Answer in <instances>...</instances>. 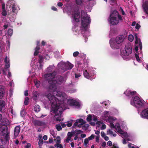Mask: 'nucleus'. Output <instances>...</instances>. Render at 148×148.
Returning a JSON list of instances; mask_svg holds the SVG:
<instances>
[{
  "mask_svg": "<svg viewBox=\"0 0 148 148\" xmlns=\"http://www.w3.org/2000/svg\"><path fill=\"white\" fill-rule=\"evenodd\" d=\"M50 84L48 90L52 92L53 95L49 93L47 95V98L50 101L52 108L53 112L55 114L54 117L57 121H61L63 120L61 119V114L62 112L63 107L64 106V101L65 99L63 94L61 92L55 90L56 83L52 82L49 83Z\"/></svg>",
  "mask_w": 148,
  "mask_h": 148,
  "instance_id": "obj_1",
  "label": "nucleus"
},
{
  "mask_svg": "<svg viewBox=\"0 0 148 148\" xmlns=\"http://www.w3.org/2000/svg\"><path fill=\"white\" fill-rule=\"evenodd\" d=\"M56 75V72L54 71L52 73L46 74L44 75L46 80L48 81L49 83L52 82L53 83L61 85L64 84L66 81V78L63 76L58 75L54 77Z\"/></svg>",
  "mask_w": 148,
  "mask_h": 148,
  "instance_id": "obj_2",
  "label": "nucleus"
},
{
  "mask_svg": "<svg viewBox=\"0 0 148 148\" xmlns=\"http://www.w3.org/2000/svg\"><path fill=\"white\" fill-rule=\"evenodd\" d=\"M108 20L110 24L114 25H117L119 21H123V19L118 12L116 10H114L111 12Z\"/></svg>",
  "mask_w": 148,
  "mask_h": 148,
  "instance_id": "obj_3",
  "label": "nucleus"
},
{
  "mask_svg": "<svg viewBox=\"0 0 148 148\" xmlns=\"http://www.w3.org/2000/svg\"><path fill=\"white\" fill-rule=\"evenodd\" d=\"M90 17L86 12L83 10L81 11V24L82 28L85 31H87L88 27L90 24Z\"/></svg>",
  "mask_w": 148,
  "mask_h": 148,
  "instance_id": "obj_4",
  "label": "nucleus"
},
{
  "mask_svg": "<svg viewBox=\"0 0 148 148\" xmlns=\"http://www.w3.org/2000/svg\"><path fill=\"white\" fill-rule=\"evenodd\" d=\"M10 133L8 131V127L7 126H1V136H3L4 139H1V142L5 141L6 143L9 142L10 138L9 134Z\"/></svg>",
  "mask_w": 148,
  "mask_h": 148,
  "instance_id": "obj_5",
  "label": "nucleus"
},
{
  "mask_svg": "<svg viewBox=\"0 0 148 148\" xmlns=\"http://www.w3.org/2000/svg\"><path fill=\"white\" fill-rule=\"evenodd\" d=\"M130 104L138 108H142L144 106L143 103L141 101L140 99L137 96L135 97L131 100Z\"/></svg>",
  "mask_w": 148,
  "mask_h": 148,
  "instance_id": "obj_6",
  "label": "nucleus"
},
{
  "mask_svg": "<svg viewBox=\"0 0 148 148\" xmlns=\"http://www.w3.org/2000/svg\"><path fill=\"white\" fill-rule=\"evenodd\" d=\"M6 105V104L4 101L1 100V112L2 113V116L3 115L5 116H8Z\"/></svg>",
  "mask_w": 148,
  "mask_h": 148,
  "instance_id": "obj_7",
  "label": "nucleus"
},
{
  "mask_svg": "<svg viewBox=\"0 0 148 148\" xmlns=\"http://www.w3.org/2000/svg\"><path fill=\"white\" fill-rule=\"evenodd\" d=\"M73 66L74 65L73 64L68 62L63 64L61 67V69L64 72L68 70L72 69L73 67Z\"/></svg>",
  "mask_w": 148,
  "mask_h": 148,
  "instance_id": "obj_8",
  "label": "nucleus"
},
{
  "mask_svg": "<svg viewBox=\"0 0 148 148\" xmlns=\"http://www.w3.org/2000/svg\"><path fill=\"white\" fill-rule=\"evenodd\" d=\"M7 116H4L3 115L2 116L1 114V126L5 125L7 126V125L9 122V120L6 118Z\"/></svg>",
  "mask_w": 148,
  "mask_h": 148,
  "instance_id": "obj_9",
  "label": "nucleus"
},
{
  "mask_svg": "<svg viewBox=\"0 0 148 148\" xmlns=\"http://www.w3.org/2000/svg\"><path fill=\"white\" fill-rule=\"evenodd\" d=\"M72 16L74 21L75 22H79V21L80 14L78 11H75L74 13L72 15Z\"/></svg>",
  "mask_w": 148,
  "mask_h": 148,
  "instance_id": "obj_10",
  "label": "nucleus"
},
{
  "mask_svg": "<svg viewBox=\"0 0 148 148\" xmlns=\"http://www.w3.org/2000/svg\"><path fill=\"white\" fill-rule=\"evenodd\" d=\"M110 43V46L113 49H118L119 47V44L117 43L116 42H115L113 41L111 39H110L109 41Z\"/></svg>",
  "mask_w": 148,
  "mask_h": 148,
  "instance_id": "obj_11",
  "label": "nucleus"
},
{
  "mask_svg": "<svg viewBox=\"0 0 148 148\" xmlns=\"http://www.w3.org/2000/svg\"><path fill=\"white\" fill-rule=\"evenodd\" d=\"M56 139V143L54 145L55 147L56 148H63L62 145L60 144L61 143L60 137L59 136H57Z\"/></svg>",
  "mask_w": 148,
  "mask_h": 148,
  "instance_id": "obj_12",
  "label": "nucleus"
},
{
  "mask_svg": "<svg viewBox=\"0 0 148 148\" xmlns=\"http://www.w3.org/2000/svg\"><path fill=\"white\" fill-rule=\"evenodd\" d=\"M69 104L71 106H74L78 108H79L80 106L79 102L73 99H71L69 101Z\"/></svg>",
  "mask_w": 148,
  "mask_h": 148,
  "instance_id": "obj_13",
  "label": "nucleus"
},
{
  "mask_svg": "<svg viewBox=\"0 0 148 148\" xmlns=\"http://www.w3.org/2000/svg\"><path fill=\"white\" fill-rule=\"evenodd\" d=\"M140 115L143 118L148 119V108L143 110L140 113Z\"/></svg>",
  "mask_w": 148,
  "mask_h": 148,
  "instance_id": "obj_14",
  "label": "nucleus"
},
{
  "mask_svg": "<svg viewBox=\"0 0 148 148\" xmlns=\"http://www.w3.org/2000/svg\"><path fill=\"white\" fill-rule=\"evenodd\" d=\"M142 7L144 12L148 15V2L147 1L143 3Z\"/></svg>",
  "mask_w": 148,
  "mask_h": 148,
  "instance_id": "obj_15",
  "label": "nucleus"
},
{
  "mask_svg": "<svg viewBox=\"0 0 148 148\" xmlns=\"http://www.w3.org/2000/svg\"><path fill=\"white\" fill-rule=\"evenodd\" d=\"M125 38L124 36L122 35L116 37L115 40L117 43L119 44L123 41Z\"/></svg>",
  "mask_w": 148,
  "mask_h": 148,
  "instance_id": "obj_16",
  "label": "nucleus"
},
{
  "mask_svg": "<svg viewBox=\"0 0 148 148\" xmlns=\"http://www.w3.org/2000/svg\"><path fill=\"white\" fill-rule=\"evenodd\" d=\"M8 91L6 88L4 86H1V99L4 96L6 92Z\"/></svg>",
  "mask_w": 148,
  "mask_h": 148,
  "instance_id": "obj_17",
  "label": "nucleus"
},
{
  "mask_svg": "<svg viewBox=\"0 0 148 148\" xmlns=\"http://www.w3.org/2000/svg\"><path fill=\"white\" fill-rule=\"evenodd\" d=\"M124 52H126V55H129L132 52L131 48L130 46H125Z\"/></svg>",
  "mask_w": 148,
  "mask_h": 148,
  "instance_id": "obj_18",
  "label": "nucleus"
},
{
  "mask_svg": "<svg viewBox=\"0 0 148 148\" xmlns=\"http://www.w3.org/2000/svg\"><path fill=\"white\" fill-rule=\"evenodd\" d=\"M2 12L1 14L2 16H6L7 15V12L5 10V5L4 3H3L2 6Z\"/></svg>",
  "mask_w": 148,
  "mask_h": 148,
  "instance_id": "obj_19",
  "label": "nucleus"
},
{
  "mask_svg": "<svg viewBox=\"0 0 148 148\" xmlns=\"http://www.w3.org/2000/svg\"><path fill=\"white\" fill-rule=\"evenodd\" d=\"M34 124L35 126H41L44 125L45 123L42 121L35 120L34 121Z\"/></svg>",
  "mask_w": 148,
  "mask_h": 148,
  "instance_id": "obj_20",
  "label": "nucleus"
},
{
  "mask_svg": "<svg viewBox=\"0 0 148 148\" xmlns=\"http://www.w3.org/2000/svg\"><path fill=\"white\" fill-rule=\"evenodd\" d=\"M20 130V127L19 126H17L15 127L14 129V135L15 137L17 136L19 133Z\"/></svg>",
  "mask_w": 148,
  "mask_h": 148,
  "instance_id": "obj_21",
  "label": "nucleus"
},
{
  "mask_svg": "<svg viewBox=\"0 0 148 148\" xmlns=\"http://www.w3.org/2000/svg\"><path fill=\"white\" fill-rule=\"evenodd\" d=\"M84 76L88 79H90V74L86 70H85L83 73Z\"/></svg>",
  "mask_w": 148,
  "mask_h": 148,
  "instance_id": "obj_22",
  "label": "nucleus"
},
{
  "mask_svg": "<svg viewBox=\"0 0 148 148\" xmlns=\"http://www.w3.org/2000/svg\"><path fill=\"white\" fill-rule=\"evenodd\" d=\"M136 40L135 41L136 43H138V45L140 47V49L141 50L142 49V45L141 41L139 39H138L136 36Z\"/></svg>",
  "mask_w": 148,
  "mask_h": 148,
  "instance_id": "obj_23",
  "label": "nucleus"
},
{
  "mask_svg": "<svg viewBox=\"0 0 148 148\" xmlns=\"http://www.w3.org/2000/svg\"><path fill=\"white\" fill-rule=\"evenodd\" d=\"M33 99L34 100L37 99V98L39 96V93L37 91L34 92L33 93Z\"/></svg>",
  "mask_w": 148,
  "mask_h": 148,
  "instance_id": "obj_24",
  "label": "nucleus"
},
{
  "mask_svg": "<svg viewBox=\"0 0 148 148\" xmlns=\"http://www.w3.org/2000/svg\"><path fill=\"white\" fill-rule=\"evenodd\" d=\"M34 110L36 112H39L40 110V107L38 105H35L34 108Z\"/></svg>",
  "mask_w": 148,
  "mask_h": 148,
  "instance_id": "obj_25",
  "label": "nucleus"
},
{
  "mask_svg": "<svg viewBox=\"0 0 148 148\" xmlns=\"http://www.w3.org/2000/svg\"><path fill=\"white\" fill-rule=\"evenodd\" d=\"M116 129H118L117 131L119 133L122 134H124V132L121 130L119 126H117Z\"/></svg>",
  "mask_w": 148,
  "mask_h": 148,
  "instance_id": "obj_26",
  "label": "nucleus"
},
{
  "mask_svg": "<svg viewBox=\"0 0 148 148\" xmlns=\"http://www.w3.org/2000/svg\"><path fill=\"white\" fill-rule=\"evenodd\" d=\"M12 12L14 13H16L17 11V9L16 7V6L14 4L12 5Z\"/></svg>",
  "mask_w": 148,
  "mask_h": 148,
  "instance_id": "obj_27",
  "label": "nucleus"
},
{
  "mask_svg": "<svg viewBox=\"0 0 148 148\" xmlns=\"http://www.w3.org/2000/svg\"><path fill=\"white\" fill-rule=\"evenodd\" d=\"M54 67V66H49L47 69V71L49 73L52 72Z\"/></svg>",
  "mask_w": 148,
  "mask_h": 148,
  "instance_id": "obj_28",
  "label": "nucleus"
},
{
  "mask_svg": "<svg viewBox=\"0 0 148 148\" xmlns=\"http://www.w3.org/2000/svg\"><path fill=\"white\" fill-rule=\"evenodd\" d=\"M43 57L40 55L39 56L38 62L39 63H42L43 62Z\"/></svg>",
  "mask_w": 148,
  "mask_h": 148,
  "instance_id": "obj_29",
  "label": "nucleus"
},
{
  "mask_svg": "<svg viewBox=\"0 0 148 148\" xmlns=\"http://www.w3.org/2000/svg\"><path fill=\"white\" fill-rule=\"evenodd\" d=\"M43 142H44L42 139L40 138L38 142L39 146V147H41L42 146Z\"/></svg>",
  "mask_w": 148,
  "mask_h": 148,
  "instance_id": "obj_30",
  "label": "nucleus"
},
{
  "mask_svg": "<svg viewBox=\"0 0 148 148\" xmlns=\"http://www.w3.org/2000/svg\"><path fill=\"white\" fill-rule=\"evenodd\" d=\"M29 103V98L28 97L25 98L24 101V104L25 105H27Z\"/></svg>",
  "mask_w": 148,
  "mask_h": 148,
  "instance_id": "obj_31",
  "label": "nucleus"
},
{
  "mask_svg": "<svg viewBox=\"0 0 148 148\" xmlns=\"http://www.w3.org/2000/svg\"><path fill=\"white\" fill-rule=\"evenodd\" d=\"M13 30L11 29H9L8 31V33L9 36H11L13 34Z\"/></svg>",
  "mask_w": 148,
  "mask_h": 148,
  "instance_id": "obj_32",
  "label": "nucleus"
},
{
  "mask_svg": "<svg viewBox=\"0 0 148 148\" xmlns=\"http://www.w3.org/2000/svg\"><path fill=\"white\" fill-rule=\"evenodd\" d=\"M5 66L4 68L5 69H8L10 67V64L9 62V60H8V62H5Z\"/></svg>",
  "mask_w": 148,
  "mask_h": 148,
  "instance_id": "obj_33",
  "label": "nucleus"
},
{
  "mask_svg": "<svg viewBox=\"0 0 148 148\" xmlns=\"http://www.w3.org/2000/svg\"><path fill=\"white\" fill-rule=\"evenodd\" d=\"M92 116L90 114H89L87 117L86 120L87 121L90 122L92 120Z\"/></svg>",
  "mask_w": 148,
  "mask_h": 148,
  "instance_id": "obj_34",
  "label": "nucleus"
},
{
  "mask_svg": "<svg viewBox=\"0 0 148 148\" xmlns=\"http://www.w3.org/2000/svg\"><path fill=\"white\" fill-rule=\"evenodd\" d=\"M128 38L129 40L130 41L132 42L134 40V36L133 35H129L128 36Z\"/></svg>",
  "mask_w": 148,
  "mask_h": 148,
  "instance_id": "obj_35",
  "label": "nucleus"
},
{
  "mask_svg": "<svg viewBox=\"0 0 148 148\" xmlns=\"http://www.w3.org/2000/svg\"><path fill=\"white\" fill-rule=\"evenodd\" d=\"M74 134V132H69L68 133L67 136L68 137L71 138Z\"/></svg>",
  "mask_w": 148,
  "mask_h": 148,
  "instance_id": "obj_36",
  "label": "nucleus"
},
{
  "mask_svg": "<svg viewBox=\"0 0 148 148\" xmlns=\"http://www.w3.org/2000/svg\"><path fill=\"white\" fill-rule=\"evenodd\" d=\"M34 84L36 86V87L38 88L39 87V86L40 84V82L39 81H37L36 80L34 82Z\"/></svg>",
  "mask_w": 148,
  "mask_h": 148,
  "instance_id": "obj_37",
  "label": "nucleus"
},
{
  "mask_svg": "<svg viewBox=\"0 0 148 148\" xmlns=\"http://www.w3.org/2000/svg\"><path fill=\"white\" fill-rule=\"evenodd\" d=\"M56 127L58 131H60L62 130V128L59 124L56 125Z\"/></svg>",
  "mask_w": 148,
  "mask_h": 148,
  "instance_id": "obj_38",
  "label": "nucleus"
},
{
  "mask_svg": "<svg viewBox=\"0 0 148 148\" xmlns=\"http://www.w3.org/2000/svg\"><path fill=\"white\" fill-rule=\"evenodd\" d=\"M73 132H74V134L75 133V134L77 135L80 134L83 132L80 130H75V131H73Z\"/></svg>",
  "mask_w": 148,
  "mask_h": 148,
  "instance_id": "obj_39",
  "label": "nucleus"
},
{
  "mask_svg": "<svg viewBox=\"0 0 148 148\" xmlns=\"http://www.w3.org/2000/svg\"><path fill=\"white\" fill-rule=\"evenodd\" d=\"M130 90H126L124 92V94H125L126 96H129L130 95Z\"/></svg>",
  "mask_w": 148,
  "mask_h": 148,
  "instance_id": "obj_40",
  "label": "nucleus"
},
{
  "mask_svg": "<svg viewBox=\"0 0 148 148\" xmlns=\"http://www.w3.org/2000/svg\"><path fill=\"white\" fill-rule=\"evenodd\" d=\"M78 122L80 123H81V125H82L86 123V122L84 121L83 119H79L78 121Z\"/></svg>",
  "mask_w": 148,
  "mask_h": 148,
  "instance_id": "obj_41",
  "label": "nucleus"
},
{
  "mask_svg": "<svg viewBox=\"0 0 148 148\" xmlns=\"http://www.w3.org/2000/svg\"><path fill=\"white\" fill-rule=\"evenodd\" d=\"M8 71V70L7 69L4 68L3 70V74L5 75H6Z\"/></svg>",
  "mask_w": 148,
  "mask_h": 148,
  "instance_id": "obj_42",
  "label": "nucleus"
},
{
  "mask_svg": "<svg viewBox=\"0 0 148 148\" xmlns=\"http://www.w3.org/2000/svg\"><path fill=\"white\" fill-rule=\"evenodd\" d=\"M76 3L78 5H80L82 3V0H76Z\"/></svg>",
  "mask_w": 148,
  "mask_h": 148,
  "instance_id": "obj_43",
  "label": "nucleus"
},
{
  "mask_svg": "<svg viewBox=\"0 0 148 148\" xmlns=\"http://www.w3.org/2000/svg\"><path fill=\"white\" fill-rule=\"evenodd\" d=\"M89 140L87 139V138H86L84 139V145H85V146H86L88 142H89Z\"/></svg>",
  "mask_w": 148,
  "mask_h": 148,
  "instance_id": "obj_44",
  "label": "nucleus"
},
{
  "mask_svg": "<svg viewBox=\"0 0 148 148\" xmlns=\"http://www.w3.org/2000/svg\"><path fill=\"white\" fill-rule=\"evenodd\" d=\"M110 125L111 128L112 129H116V126H114L112 123H110Z\"/></svg>",
  "mask_w": 148,
  "mask_h": 148,
  "instance_id": "obj_45",
  "label": "nucleus"
},
{
  "mask_svg": "<svg viewBox=\"0 0 148 148\" xmlns=\"http://www.w3.org/2000/svg\"><path fill=\"white\" fill-rule=\"evenodd\" d=\"M95 135L93 134H92L90 136L88 137V139L89 140H91L94 138Z\"/></svg>",
  "mask_w": 148,
  "mask_h": 148,
  "instance_id": "obj_46",
  "label": "nucleus"
},
{
  "mask_svg": "<svg viewBox=\"0 0 148 148\" xmlns=\"http://www.w3.org/2000/svg\"><path fill=\"white\" fill-rule=\"evenodd\" d=\"M79 54V52L78 51H76L73 53V55L74 57H76Z\"/></svg>",
  "mask_w": 148,
  "mask_h": 148,
  "instance_id": "obj_47",
  "label": "nucleus"
},
{
  "mask_svg": "<svg viewBox=\"0 0 148 148\" xmlns=\"http://www.w3.org/2000/svg\"><path fill=\"white\" fill-rule=\"evenodd\" d=\"M50 133L54 137H55L54 136L55 132L53 130H51L50 131Z\"/></svg>",
  "mask_w": 148,
  "mask_h": 148,
  "instance_id": "obj_48",
  "label": "nucleus"
},
{
  "mask_svg": "<svg viewBox=\"0 0 148 148\" xmlns=\"http://www.w3.org/2000/svg\"><path fill=\"white\" fill-rule=\"evenodd\" d=\"M135 56L136 57V59L137 60L138 62L140 60V59L139 58V56L136 54L135 53Z\"/></svg>",
  "mask_w": 148,
  "mask_h": 148,
  "instance_id": "obj_49",
  "label": "nucleus"
},
{
  "mask_svg": "<svg viewBox=\"0 0 148 148\" xmlns=\"http://www.w3.org/2000/svg\"><path fill=\"white\" fill-rule=\"evenodd\" d=\"M140 27V26L138 23L136 24V25L135 28L136 29L138 30L139 29Z\"/></svg>",
  "mask_w": 148,
  "mask_h": 148,
  "instance_id": "obj_50",
  "label": "nucleus"
},
{
  "mask_svg": "<svg viewBox=\"0 0 148 148\" xmlns=\"http://www.w3.org/2000/svg\"><path fill=\"white\" fill-rule=\"evenodd\" d=\"M81 76V75L79 74H75V78H77L79 77H80Z\"/></svg>",
  "mask_w": 148,
  "mask_h": 148,
  "instance_id": "obj_51",
  "label": "nucleus"
},
{
  "mask_svg": "<svg viewBox=\"0 0 148 148\" xmlns=\"http://www.w3.org/2000/svg\"><path fill=\"white\" fill-rule=\"evenodd\" d=\"M136 91H132L131 90H130V95H133L134 94H136Z\"/></svg>",
  "mask_w": 148,
  "mask_h": 148,
  "instance_id": "obj_52",
  "label": "nucleus"
},
{
  "mask_svg": "<svg viewBox=\"0 0 148 148\" xmlns=\"http://www.w3.org/2000/svg\"><path fill=\"white\" fill-rule=\"evenodd\" d=\"M99 135L97 136L96 137V141L97 143L99 142Z\"/></svg>",
  "mask_w": 148,
  "mask_h": 148,
  "instance_id": "obj_53",
  "label": "nucleus"
},
{
  "mask_svg": "<svg viewBox=\"0 0 148 148\" xmlns=\"http://www.w3.org/2000/svg\"><path fill=\"white\" fill-rule=\"evenodd\" d=\"M126 52H124V50L122 51L121 53V54L123 56H127L129 55H126Z\"/></svg>",
  "mask_w": 148,
  "mask_h": 148,
  "instance_id": "obj_54",
  "label": "nucleus"
},
{
  "mask_svg": "<svg viewBox=\"0 0 148 148\" xmlns=\"http://www.w3.org/2000/svg\"><path fill=\"white\" fill-rule=\"evenodd\" d=\"M72 123L71 122H68L66 124V125L68 127H70L72 125Z\"/></svg>",
  "mask_w": 148,
  "mask_h": 148,
  "instance_id": "obj_55",
  "label": "nucleus"
},
{
  "mask_svg": "<svg viewBox=\"0 0 148 148\" xmlns=\"http://www.w3.org/2000/svg\"><path fill=\"white\" fill-rule=\"evenodd\" d=\"M101 136L103 138H104L105 135V133L103 132H102L101 133Z\"/></svg>",
  "mask_w": 148,
  "mask_h": 148,
  "instance_id": "obj_56",
  "label": "nucleus"
},
{
  "mask_svg": "<svg viewBox=\"0 0 148 148\" xmlns=\"http://www.w3.org/2000/svg\"><path fill=\"white\" fill-rule=\"evenodd\" d=\"M107 145L110 146H111L112 145V143L111 141H108L107 142Z\"/></svg>",
  "mask_w": 148,
  "mask_h": 148,
  "instance_id": "obj_57",
  "label": "nucleus"
},
{
  "mask_svg": "<svg viewBox=\"0 0 148 148\" xmlns=\"http://www.w3.org/2000/svg\"><path fill=\"white\" fill-rule=\"evenodd\" d=\"M45 58L46 60H49V56L48 55H46L45 56Z\"/></svg>",
  "mask_w": 148,
  "mask_h": 148,
  "instance_id": "obj_58",
  "label": "nucleus"
},
{
  "mask_svg": "<svg viewBox=\"0 0 148 148\" xmlns=\"http://www.w3.org/2000/svg\"><path fill=\"white\" fill-rule=\"evenodd\" d=\"M106 143L105 142H103L101 144V146L102 147H106Z\"/></svg>",
  "mask_w": 148,
  "mask_h": 148,
  "instance_id": "obj_59",
  "label": "nucleus"
},
{
  "mask_svg": "<svg viewBox=\"0 0 148 148\" xmlns=\"http://www.w3.org/2000/svg\"><path fill=\"white\" fill-rule=\"evenodd\" d=\"M4 62H8V57L7 56H6V57H5L4 60Z\"/></svg>",
  "mask_w": 148,
  "mask_h": 148,
  "instance_id": "obj_60",
  "label": "nucleus"
},
{
  "mask_svg": "<svg viewBox=\"0 0 148 148\" xmlns=\"http://www.w3.org/2000/svg\"><path fill=\"white\" fill-rule=\"evenodd\" d=\"M28 90H26L24 92V95L25 96H27L28 95Z\"/></svg>",
  "mask_w": 148,
  "mask_h": 148,
  "instance_id": "obj_61",
  "label": "nucleus"
},
{
  "mask_svg": "<svg viewBox=\"0 0 148 148\" xmlns=\"http://www.w3.org/2000/svg\"><path fill=\"white\" fill-rule=\"evenodd\" d=\"M77 121H77L73 125V127H74V126H76L78 124V122Z\"/></svg>",
  "mask_w": 148,
  "mask_h": 148,
  "instance_id": "obj_62",
  "label": "nucleus"
},
{
  "mask_svg": "<svg viewBox=\"0 0 148 148\" xmlns=\"http://www.w3.org/2000/svg\"><path fill=\"white\" fill-rule=\"evenodd\" d=\"M106 125L105 124H103L102 125V126L101 127V129H102V130L105 129L106 128Z\"/></svg>",
  "mask_w": 148,
  "mask_h": 148,
  "instance_id": "obj_63",
  "label": "nucleus"
},
{
  "mask_svg": "<svg viewBox=\"0 0 148 148\" xmlns=\"http://www.w3.org/2000/svg\"><path fill=\"white\" fill-rule=\"evenodd\" d=\"M40 48L39 46H37L35 48V50L38 51L40 50Z\"/></svg>",
  "mask_w": 148,
  "mask_h": 148,
  "instance_id": "obj_64",
  "label": "nucleus"
}]
</instances>
